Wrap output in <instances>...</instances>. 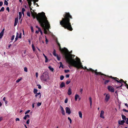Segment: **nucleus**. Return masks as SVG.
Returning <instances> with one entry per match:
<instances>
[{
	"mask_svg": "<svg viewBox=\"0 0 128 128\" xmlns=\"http://www.w3.org/2000/svg\"><path fill=\"white\" fill-rule=\"evenodd\" d=\"M3 4V2H2L0 1V6H2Z\"/></svg>",
	"mask_w": 128,
	"mask_h": 128,
	"instance_id": "5fc2aeb1",
	"label": "nucleus"
},
{
	"mask_svg": "<svg viewBox=\"0 0 128 128\" xmlns=\"http://www.w3.org/2000/svg\"><path fill=\"white\" fill-rule=\"evenodd\" d=\"M110 98V95L108 94H106V96L105 98V100L106 101V102H107L108 101Z\"/></svg>",
	"mask_w": 128,
	"mask_h": 128,
	"instance_id": "1a4fd4ad",
	"label": "nucleus"
},
{
	"mask_svg": "<svg viewBox=\"0 0 128 128\" xmlns=\"http://www.w3.org/2000/svg\"><path fill=\"white\" fill-rule=\"evenodd\" d=\"M4 28L2 32L0 33V38H1L2 36L4 33Z\"/></svg>",
	"mask_w": 128,
	"mask_h": 128,
	"instance_id": "dca6fc26",
	"label": "nucleus"
},
{
	"mask_svg": "<svg viewBox=\"0 0 128 128\" xmlns=\"http://www.w3.org/2000/svg\"><path fill=\"white\" fill-rule=\"evenodd\" d=\"M85 69H86L88 71H90L92 72H94V70L91 68H90L89 69H87L86 67H85Z\"/></svg>",
	"mask_w": 128,
	"mask_h": 128,
	"instance_id": "aec40b11",
	"label": "nucleus"
},
{
	"mask_svg": "<svg viewBox=\"0 0 128 128\" xmlns=\"http://www.w3.org/2000/svg\"><path fill=\"white\" fill-rule=\"evenodd\" d=\"M35 95V97L36 98H37L38 97V98H40L41 95L40 92H39L38 93H37Z\"/></svg>",
	"mask_w": 128,
	"mask_h": 128,
	"instance_id": "ddd939ff",
	"label": "nucleus"
},
{
	"mask_svg": "<svg viewBox=\"0 0 128 128\" xmlns=\"http://www.w3.org/2000/svg\"><path fill=\"white\" fill-rule=\"evenodd\" d=\"M27 1L28 2V4L30 6V7H31L30 6H31L32 5V2H31L30 1H29L28 0H27Z\"/></svg>",
	"mask_w": 128,
	"mask_h": 128,
	"instance_id": "a878e982",
	"label": "nucleus"
},
{
	"mask_svg": "<svg viewBox=\"0 0 128 128\" xmlns=\"http://www.w3.org/2000/svg\"><path fill=\"white\" fill-rule=\"evenodd\" d=\"M25 9L23 8H22V12H24L25 11Z\"/></svg>",
	"mask_w": 128,
	"mask_h": 128,
	"instance_id": "8fccbe9b",
	"label": "nucleus"
},
{
	"mask_svg": "<svg viewBox=\"0 0 128 128\" xmlns=\"http://www.w3.org/2000/svg\"><path fill=\"white\" fill-rule=\"evenodd\" d=\"M64 78V76H63L62 75L60 76V79L61 80H62Z\"/></svg>",
	"mask_w": 128,
	"mask_h": 128,
	"instance_id": "f704fd0d",
	"label": "nucleus"
},
{
	"mask_svg": "<svg viewBox=\"0 0 128 128\" xmlns=\"http://www.w3.org/2000/svg\"><path fill=\"white\" fill-rule=\"evenodd\" d=\"M63 16L64 18H62L61 20L60 21V24L65 29L72 31L73 29L70 22V20L73 18L72 16L68 12H65Z\"/></svg>",
	"mask_w": 128,
	"mask_h": 128,
	"instance_id": "7ed1b4c3",
	"label": "nucleus"
},
{
	"mask_svg": "<svg viewBox=\"0 0 128 128\" xmlns=\"http://www.w3.org/2000/svg\"><path fill=\"white\" fill-rule=\"evenodd\" d=\"M21 34H22V33H20V34L19 35V36L18 37V38H22Z\"/></svg>",
	"mask_w": 128,
	"mask_h": 128,
	"instance_id": "6e6d98bb",
	"label": "nucleus"
},
{
	"mask_svg": "<svg viewBox=\"0 0 128 128\" xmlns=\"http://www.w3.org/2000/svg\"><path fill=\"white\" fill-rule=\"evenodd\" d=\"M30 8V9L31 10V12L32 14V16L33 19H34L35 18H36L37 19V18L38 17L39 15L38 14L39 13H39L38 14H37L36 12H34V13L32 11V8Z\"/></svg>",
	"mask_w": 128,
	"mask_h": 128,
	"instance_id": "39448f33",
	"label": "nucleus"
},
{
	"mask_svg": "<svg viewBox=\"0 0 128 128\" xmlns=\"http://www.w3.org/2000/svg\"><path fill=\"white\" fill-rule=\"evenodd\" d=\"M126 123L127 124H128V118H126Z\"/></svg>",
	"mask_w": 128,
	"mask_h": 128,
	"instance_id": "052dcab7",
	"label": "nucleus"
},
{
	"mask_svg": "<svg viewBox=\"0 0 128 128\" xmlns=\"http://www.w3.org/2000/svg\"><path fill=\"white\" fill-rule=\"evenodd\" d=\"M69 76H70V75L69 74H67L66 76V78H68L69 77Z\"/></svg>",
	"mask_w": 128,
	"mask_h": 128,
	"instance_id": "338daca9",
	"label": "nucleus"
},
{
	"mask_svg": "<svg viewBox=\"0 0 128 128\" xmlns=\"http://www.w3.org/2000/svg\"><path fill=\"white\" fill-rule=\"evenodd\" d=\"M119 81H120V82L119 83L120 84H121L120 86H115V87H116V88H119L121 87L123 85V84L122 83V82H124V81L122 79H121L120 80H119Z\"/></svg>",
	"mask_w": 128,
	"mask_h": 128,
	"instance_id": "9b49d317",
	"label": "nucleus"
},
{
	"mask_svg": "<svg viewBox=\"0 0 128 128\" xmlns=\"http://www.w3.org/2000/svg\"><path fill=\"white\" fill-rule=\"evenodd\" d=\"M37 86H38V88L39 89H40L42 87L40 85L37 84Z\"/></svg>",
	"mask_w": 128,
	"mask_h": 128,
	"instance_id": "49530a36",
	"label": "nucleus"
},
{
	"mask_svg": "<svg viewBox=\"0 0 128 128\" xmlns=\"http://www.w3.org/2000/svg\"><path fill=\"white\" fill-rule=\"evenodd\" d=\"M45 58V62H46L48 61V58Z\"/></svg>",
	"mask_w": 128,
	"mask_h": 128,
	"instance_id": "13d9d810",
	"label": "nucleus"
},
{
	"mask_svg": "<svg viewBox=\"0 0 128 128\" xmlns=\"http://www.w3.org/2000/svg\"><path fill=\"white\" fill-rule=\"evenodd\" d=\"M22 79V78H20L18 79L17 80H16V82L17 83L19 82Z\"/></svg>",
	"mask_w": 128,
	"mask_h": 128,
	"instance_id": "e433bc0d",
	"label": "nucleus"
},
{
	"mask_svg": "<svg viewBox=\"0 0 128 128\" xmlns=\"http://www.w3.org/2000/svg\"><path fill=\"white\" fill-rule=\"evenodd\" d=\"M27 15L28 16H30V12H27Z\"/></svg>",
	"mask_w": 128,
	"mask_h": 128,
	"instance_id": "a19ab883",
	"label": "nucleus"
},
{
	"mask_svg": "<svg viewBox=\"0 0 128 128\" xmlns=\"http://www.w3.org/2000/svg\"><path fill=\"white\" fill-rule=\"evenodd\" d=\"M4 7H2L0 10V12L3 11L4 10Z\"/></svg>",
	"mask_w": 128,
	"mask_h": 128,
	"instance_id": "4c0bfd02",
	"label": "nucleus"
},
{
	"mask_svg": "<svg viewBox=\"0 0 128 128\" xmlns=\"http://www.w3.org/2000/svg\"><path fill=\"white\" fill-rule=\"evenodd\" d=\"M24 70L26 72H28V69L26 67H25L24 68Z\"/></svg>",
	"mask_w": 128,
	"mask_h": 128,
	"instance_id": "c9c22d12",
	"label": "nucleus"
},
{
	"mask_svg": "<svg viewBox=\"0 0 128 128\" xmlns=\"http://www.w3.org/2000/svg\"><path fill=\"white\" fill-rule=\"evenodd\" d=\"M41 104H42L41 102H38V103H37V104L38 106H40L41 105Z\"/></svg>",
	"mask_w": 128,
	"mask_h": 128,
	"instance_id": "ea45409f",
	"label": "nucleus"
},
{
	"mask_svg": "<svg viewBox=\"0 0 128 128\" xmlns=\"http://www.w3.org/2000/svg\"><path fill=\"white\" fill-rule=\"evenodd\" d=\"M78 114L79 116V117L81 118H82V114L80 111H79L78 112Z\"/></svg>",
	"mask_w": 128,
	"mask_h": 128,
	"instance_id": "393cba45",
	"label": "nucleus"
},
{
	"mask_svg": "<svg viewBox=\"0 0 128 128\" xmlns=\"http://www.w3.org/2000/svg\"><path fill=\"white\" fill-rule=\"evenodd\" d=\"M18 38L16 36V38H15V40L14 41V42H16L18 40Z\"/></svg>",
	"mask_w": 128,
	"mask_h": 128,
	"instance_id": "e2e57ef3",
	"label": "nucleus"
},
{
	"mask_svg": "<svg viewBox=\"0 0 128 128\" xmlns=\"http://www.w3.org/2000/svg\"><path fill=\"white\" fill-rule=\"evenodd\" d=\"M18 18H15V22L14 23V26H15L17 24L18 22Z\"/></svg>",
	"mask_w": 128,
	"mask_h": 128,
	"instance_id": "f3484780",
	"label": "nucleus"
},
{
	"mask_svg": "<svg viewBox=\"0 0 128 128\" xmlns=\"http://www.w3.org/2000/svg\"><path fill=\"white\" fill-rule=\"evenodd\" d=\"M68 99L67 98H66L65 99V100H64V103H67L68 101Z\"/></svg>",
	"mask_w": 128,
	"mask_h": 128,
	"instance_id": "09e8293b",
	"label": "nucleus"
},
{
	"mask_svg": "<svg viewBox=\"0 0 128 128\" xmlns=\"http://www.w3.org/2000/svg\"><path fill=\"white\" fill-rule=\"evenodd\" d=\"M72 90L71 89L69 88L68 89V94L69 95H70L72 94Z\"/></svg>",
	"mask_w": 128,
	"mask_h": 128,
	"instance_id": "6ab92c4d",
	"label": "nucleus"
},
{
	"mask_svg": "<svg viewBox=\"0 0 128 128\" xmlns=\"http://www.w3.org/2000/svg\"><path fill=\"white\" fill-rule=\"evenodd\" d=\"M20 119L18 118H16V121H20Z\"/></svg>",
	"mask_w": 128,
	"mask_h": 128,
	"instance_id": "0e129e2a",
	"label": "nucleus"
},
{
	"mask_svg": "<svg viewBox=\"0 0 128 128\" xmlns=\"http://www.w3.org/2000/svg\"><path fill=\"white\" fill-rule=\"evenodd\" d=\"M36 77L37 78L38 77V72H36Z\"/></svg>",
	"mask_w": 128,
	"mask_h": 128,
	"instance_id": "4d7b16f0",
	"label": "nucleus"
},
{
	"mask_svg": "<svg viewBox=\"0 0 128 128\" xmlns=\"http://www.w3.org/2000/svg\"><path fill=\"white\" fill-rule=\"evenodd\" d=\"M39 16L37 18V20L38 21L40 26L44 28V32L45 34L47 33V30H48L50 28L49 23L47 20V18L44 12L38 14Z\"/></svg>",
	"mask_w": 128,
	"mask_h": 128,
	"instance_id": "f03ea898",
	"label": "nucleus"
},
{
	"mask_svg": "<svg viewBox=\"0 0 128 128\" xmlns=\"http://www.w3.org/2000/svg\"><path fill=\"white\" fill-rule=\"evenodd\" d=\"M39 31L40 32L41 35H42V34H43L42 32V31L41 30V29L40 28H39Z\"/></svg>",
	"mask_w": 128,
	"mask_h": 128,
	"instance_id": "79ce46f5",
	"label": "nucleus"
},
{
	"mask_svg": "<svg viewBox=\"0 0 128 128\" xmlns=\"http://www.w3.org/2000/svg\"><path fill=\"white\" fill-rule=\"evenodd\" d=\"M32 47L33 50L34 51L35 50V48L34 47V45L33 44H32Z\"/></svg>",
	"mask_w": 128,
	"mask_h": 128,
	"instance_id": "72a5a7b5",
	"label": "nucleus"
},
{
	"mask_svg": "<svg viewBox=\"0 0 128 128\" xmlns=\"http://www.w3.org/2000/svg\"><path fill=\"white\" fill-rule=\"evenodd\" d=\"M14 35H12L11 38V40H13L14 39Z\"/></svg>",
	"mask_w": 128,
	"mask_h": 128,
	"instance_id": "a18cd8bd",
	"label": "nucleus"
},
{
	"mask_svg": "<svg viewBox=\"0 0 128 128\" xmlns=\"http://www.w3.org/2000/svg\"><path fill=\"white\" fill-rule=\"evenodd\" d=\"M65 86V83L64 82H62L60 85V87L61 88Z\"/></svg>",
	"mask_w": 128,
	"mask_h": 128,
	"instance_id": "a211bd4d",
	"label": "nucleus"
},
{
	"mask_svg": "<svg viewBox=\"0 0 128 128\" xmlns=\"http://www.w3.org/2000/svg\"><path fill=\"white\" fill-rule=\"evenodd\" d=\"M70 80H68L66 82V84H68L69 83H70Z\"/></svg>",
	"mask_w": 128,
	"mask_h": 128,
	"instance_id": "c03bdc74",
	"label": "nucleus"
},
{
	"mask_svg": "<svg viewBox=\"0 0 128 128\" xmlns=\"http://www.w3.org/2000/svg\"><path fill=\"white\" fill-rule=\"evenodd\" d=\"M89 100H90V106L91 108L92 105V99L91 97H90L89 98Z\"/></svg>",
	"mask_w": 128,
	"mask_h": 128,
	"instance_id": "4be33fe9",
	"label": "nucleus"
},
{
	"mask_svg": "<svg viewBox=\"0 0 128 128\" xmlns=\"http://www.w3.org/2000/svg\"><path fill=\"white\" fill-rule=\"evenodd\" d=\"M122 119L123 120H126V117L125 116H124V115H122Z\"/></svg>",
	"mask_w": 128,
	"mask_h": 128,
	"instance_id": "c756f323",
	"label": "nucleus"
},
{
	"mask_svg": "<svg viewBox=\"0 0 128 128\" xmlns=\"http://www.w3.org/2000/svg\"><path fill=\"white\" fill-rule=\"evenodd\" d=\"M60 109L62 111V115H64L65 114V113L64 111L63 107L61 106H60Z\"/></svg>",
	"mask_w": 128,
	"mask_h": 128,
	"instance_id": "f8f14e48",
	"label": "nucleus"
},
{
	"mask_svg": "<svg viewBox=\"0 0 128 128\" xmlns=\"http://www.w3.org/2000/svg\"><path fill=\"white\" fill-rule=\"evenodd\" d=\"M108 77L110 78H112V79H114L118 83L120 82V81H119V80H119V78H118L116 77H113L112 76H108Z\"/></svg>",
	"mask_w": 128,
	"mask_h": 128,
	"instance_id": "423d86ee",
	"label": "nucleus"
},
{
	"mask_svg": "<svg viewBox=\"0 0 128 128\" xmlns=\"http://www.w3.org/2000/svg\"><path fill=\"white\" fill-rule=\"evenodd\" d=\"M56 57L57 58L58 60L60 61V56H58L57 54V55H56Z\"/></svg>",
	"mask_w": 128,
	"mask_h": 128,
	"instance_id": "bb28decb",
	"label": "nucleus"
},
{
	"mask_svg": "<svg viewBox=\"0 0 128 128\" xmlns=\"http://www.w3.org/2000/svg\"><path fill=\"white\" fill-rule=\"evenodd\" d=\"M79 97V96L78 94H76L75 96V100L76 101H77V100L78 97Z\"/></svg>",
	"mask_w": 128,
	"mask_h": 128,
	"instance_id": "b1692460",
	"label": "nucleus"
},
{
	"mask_svg": "<svg viewBox=\"0 0 128 128\" xmlns=\"http://www.w3.org/2000/svg\"><path fill=\"white\" fill-rule=\"evenodd\" d=\"M53 54L54 56H56V55H57V54H56V50L54 49V50L53 51Z\"/></svg>",
	"mask_w": 128,
	"mask_h": 128,
	"instance_id": "c85d7f7f",
	"label": "nucleus"
},
{
	"mask_svg": "<svg viewBox=\"0 0 128 128\" xmlns=\"http://www.w3.org/2000/svg\"><path fill=\"white\" fill-rule=\"evenodd\" d=\"M110 82V80H105L104 82V84H106L107 83H108Z\"/></svg>",
	"mask_w": 128,
	"mask_h": 128,
	"instance_id": "2f4dec72",
	"label": "nucleus"
},
{
	"mask_svg": "<svg viewBox=\"0 0 128 128\" xmlns=\"http://www.w3.org/2000/svg\"><path fill=\"white\" fill-rule=\"evenodd\" d=\"M96 75H103L105 77L104 78L106 79H108V78L107 77H108V76L106 75H105L104 74H103L101 72H96Z\"/></svg>",
	"mask_w": 128,
	"mask_h": 128,
	"instance_id": "0eeeda50",
	"label": "nucleus"
},
{
	"mask_svg": "<svg viewBox=\"0 0 128 128\" xmlns=\"http://www.w3.org/2000/svg\"><path fill=\"white\" fill-rule=\"evenodd\" d=\"M125 122L124 120L121 121L119 120L118 122V124L120 125H123Z\"/></svg>",
	"mask_w": 128,
	"mask_h": 128,
	"instance_id": "2eb2a0df",
	"label": "nucleus"
},
{
	"mask_svg": "<svg viewBox=\"0 0 128 128\" xmlns=\"http://www.w3.org/2000/svg\"><path fill=\"white\" fill-rule=\"evenodd\" d=\"M104 112L103 110H102L101 111L100 114V117L103 118H104Z\"/></svg>",
	"mask_w": 128,
	"mask_h": 128,
	"instance_id": "4468645a",
	"label": "nucleus"
},
{
	"mask_svg": "<svg viewBox=\"0 0 128 128\" xmlns=\"http://www.w3.org/2000/svg\"><path fill=\"white\" fill-rule=\"evenodd\" d=\"M30 110H28L25 113V114H27L28 113L30 112Z\"/></svg>",
	"mask_w": 128,
	"mask_h": 128,
	"instance_id": "864d4df0",
	"label": "nucleus"
},
{
	"mask_svg": "<svg viewBox=\"0 0 128 128\" xmlns=\"http://www.w3.org/2000/svg\"><path fill=\"white\" fill-rule=\"evenodd\" d=\"M83 90L82 88H81L80 89V92H81V94H82V91Z\"/></svg>",
	"mask_w": 128,
	"mask_h": 128,
	"instance_id": "680f3d73",
	"label": "nucleus"
},
{
	"mask_svg": "<svg viewBox=\"0 0 128 128\" xmlns=\"http://www.w3.org/2000/svg\"><path fill=\"white\" fill-rule=\"evenodd\" d=\"M30 121V120L28 119L26 122V123L27 124H29V122Z\"/></svg>",
	"mask_w": 128,
	"mask_h": 128,
	"instance_id": "bf43d9fd",
	"label": "nucleus"
},
{
	"mask_svg": "<svg viewBox=\"0 0 128 128\" xmlns=\"http://www.w3.org/2000/svg\"><path fill=\"white\" fill-rule=\"evenodd\" d=\"M40 79L43 82H48L49 80V76L47 74L43 73L40 77Z\"/></svg>",
	"mask_w": 128,
	"mask_h": 128,
	"instance_id": "20e7f679",
	"label": "nucleus"
},
{
	"mask_svg": "<svg viewBox=\"0 0 128 128\" xmlns=\"http://www.w3.org/2000/svg\"><path fill=\"white\" fill-rule=\"evenodd\" d=\"M8 2L6 0H5L4 2V4L6 5H8Z\"/></svg>",
	"mask_w": 128,
	"mask_h": 128,
	"instance_id": "58836bf2",
	"label": "nucleus"
},
{
	"mask_svg": "<svg viewBox=\"0 0 128 128\" xmlns=\"http://www.w3.org/2000/svg\"><path fill=\"white\" fill-rule=\"evenodd\" d=\"M48 68L50 70H51L52 72H53L54 70V69L53 68H52L51 66H48Z\"/></svg>",
	"mask_w": 128,
	"mask_h": 128,
	"instance_id": "5701e85b",
	"label": "nucleus"
},
{
	"mask_svg": "<svg viewBox=\"0 0 128 128\" xmlns=\"http://www.w3.org/2000/svg\"><path fill=\"white\" fill-rule=\"evenodd\" d=\"M30 116L28 114L26 115L23 118L24 120H26L27 118H29Z\"/></svg>",
	"mask_w": 128,
	"mask_h": 128,
	"instance_id": "412c9836",
	"label": "nucleus"
},
{
	"mask_svg": "<svg viewBox=\"0 0 128 128\" xmlns=\"http://www.w3.org/2000/svg\"><path fill=\"white\" fill-rule=\"evenodd\" d=\"M3 119V118L2 117H0V122Z\"/></svg>",
	"mask_w": 128,
	"mask_h": 128,
	"instance_id": "774afa93",
	"label": "nucleus"
},
{
	"mask_svg": "<svg viewBox=\"0 0 128 128\" xmlns=\"http://www.w3.org/2000/svg\"><path fill=\"white\" fill-rule=\"evenodd\" d=\"M69 70H65L64 72L65 73H68L69 72Z\"/></svg>",
	"mask_w": 128,
	"mask_h": 128,
	"instance_id": "3c124183",
	"label": "nucleus"
},
{
	"mask_svg": "<svg viewBox=\"0 0 128 128\" xmlns=\"http://www.w3.org/2000/svg\"><path fill=\"white\" fill-rule=\"evenodd\" d=\"M66 112L68 114H70L71 113V111L70 108L68 107H66L65 108Z\"/></svg>",
	"mask_w": 128,
	"mask_h": 128,
	"instance_id": "9d476101",
	"label": "nucleus"
},
{
	"mask_svg": "<svg viewBox=\"0 0 128 128\" xmlns=\"http://www.w3.org/2000/svg\"><path fill=\"white\" fill-rule=\"evenodd\" d=\"M108 89L110 92H114V88L112 86H108Z\"/></svg>",
	"mask_w": 128,
	"mask_h": 128,
	"instance_id": "6e6552de",
	"label": "nucleus"
},
{
	"mask_svg": "<svg viewBox=\"0 0 128 128\" xmlns=\"http://www.w3.org/2000/svg\"><path fill=\"white\" fill-rule=\"evenodd\" d=\"M123 111L126 112H128V110H126L125 109H123Z\"/></svg>",
	"mask_w": 128,
	"mask_h": 128,
	"instance_id": "603ef678",
	"label": "nucleus"
},
{
	"mask_svg": "<svg viewBox=\"0 0 128 128\" xmlns=\"http://www.w3.org/2000/svg\"><path fill=\"white\" fill-rule=\"evenodd\" d=\"M38 92V90L36 88H34V94H36Z\"/></svg>",
	"mask_w": 128,
	"mask_h": 128,
	"instance_id": "cd10ccee",
	"label": "nucleus"
},
{
	"mask_svg": "<svg viewBox=\"0 0 128 128\" xmlns=\"http://www.w3.org/2000/svg\"><path fill=\"white\" fill-rule=\"evenodd\" d=\"M56 43L59 47V50L62 53L64 54L66 62L71 66L76 67L78 68H81L84 69L80 59L77 58H76L77 61L72 59L73 55L70 54L68 49L65 48H62L60 44L57 41Z\"/></svg>",
	"mask_w": 128,
	"mask_h": 128,
	"instance_id": "f257e3e1",
	"label": "nucleus"
},
{
	"mask_svg": "<svg viewBox=\"0 0 128 128\" xmlns=\"http://www.w3.org/2000/svg\"><path fill=\"white\" fill-rule=\"evenodd\" d=\"M60 66L59 67V68H60V67H61L62 68H63V64H62L61 62H60Z\"/></svg>",
	"mask_w": 128,
	"mask_h": 128,
	"instance_id": "473e14b6",
	"label": "nucleus"
},
{
	"mask_svg": "<svg viewBox=\"0 0 128 128\" xmlns=\"http://www.w3.org/2000/svg\"><path fill=\"white\" fill-rule=\"evenodd\" d=\"M31 30L32 32H34V30L33 29V27L32 26L31 27Z\"/></svg>",
	"mask_w": 128,
	"mask_h": 128,
	"instance_id": "de8ad7c7",
	"label": "nucleus"
},
{
	"mask_svg": "<svg viewBox=\"0 0 128 128\" xmlns=\"http://www.w3.org/2000/svg\"><path fill=\"white\" fill-rule=\"evenodd\" d=\"M18 36H19V34L18 33V32H17L16 33V37L18 38Z\"/></svg>",
	"mask_w": 128,
	"mask_h": 128,
	"instance_id": "69168bd1",
	"label": "nucleus"
},
{
	"mask_svg": "<svg viewBox=\"0 0 128 128\" xmlns=\"http://www.w3.org/2000/svg\"><path fill=\"white\" fill-rule=\"evenodd\" d=\"M68 120L70 121V124L72 123V120L71 119L70 117H68Z\"/></svg>",
	"mask_w": 128,
	"mask_h": 128,
	"instance_id": "37998d69",
	"label": "nucleus"
},
{
	"mask_svg": "<svg viewBox=\"0 0 128 128\" xmlns=\"http://www.w3.org/2000/svg\"><path fill=\"white\" fill-rule=\"evenodd\" d=\"M19 19H20L22 17V14L21 12H19Z\"/></svg>",
	"mask_w": 128,
	"mask_h": 128,
	"instance_id": "7c9ffc66",
	"label": "nucleus"
}]
</instances>
